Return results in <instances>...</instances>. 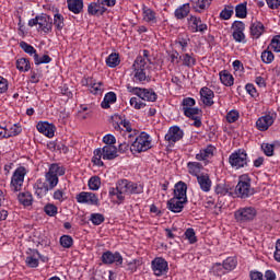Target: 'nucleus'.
Wrapping results in <instances>:
<instances>
[{"label":"nucleus","instance_id":"338daca9","mask_svg":"<svg viewBox=\"0 0 280 280\" xmlns=\"http://www.w3.org/2000/svg\"><path fill=\"white\" fill-rule=\"evenodd\" d=\"M246 92L248 93V95H250L252 97H256L257 95V89H255V85L253 83H247L245 85Z\"/></svg>","mask_w":280,"mask_h":280},{"label":"nucleus","instance_id":"c85d7f7f","mask_svg":"<svg viewBox=\"0 0 280 280\" xmlns=\"http://www.w3.org/2000/svg\"><path fill=\"white\" fill-rule=\"evenodd\" d=\"M18 200L20 205H23L24 207H32V202H34V197H32V194L30 191H23L18 195Z\"/></svg>","mask_w":280,"mask_h":280},{"label":"nucleus","instance_id":"a18cd8bd","mask_svg":"<svg viewBox=\"0 0 280 280\" xmlns=\"http://www.w3.org/2000/svg\"><path fill=\"white\" fill-rule=\"evenodd\" d=\"M44 211L46 215H49V218H56V215H58V207L54 203H47L44 207Z\"/></svg>","mask_w":280,"mask_h":280},{"label":"nucleus","instance_id":"6e6552de","mask_svg":"<svg viewBox=\"0 0 280 280\" xmlns=\"http://www.w3.org/2000/svg\"><path fill=\"white\" fill-rule=\"evenodd\" d=\"M152 148V142L150 141V136L145 132H141L140 136L136 138L132 142L130 150L131 152H148Z\"/></svg>","mask_w":280,"mask_h":280},{"label":"nucleus","instance_id":"49530a36","mask_svg":"<svg viewBox=\"0 0 280 280\" xmlns=\"http://www.w3.org/2000/svg\"><path fill=\"white\" fill-rule=\"evenodd\" d=\"M237 266V260H235V258L233 257H228L222 265V268H224V270H235V267Z\"/></svg>","mask_w":280,"mask_h":280},{"label":"nucleus","instance_id":"c03bdc74","mask_svg":"<svg viewBox=\"0 0 280 280\" xmlns=\"http://www.w3.org/2000/svg\"><path fill=\"white\" fill-rule=\"evenodd\" d=\"M213 0H194L195 10H207Z\"/></svg>","mask_w":280,"mask_h":280},{"label":"nucleus","instance_id":"72a5a7b5","mask_svg":"<svg viewBox=\"0 0 280 280\" xmlns=\"http://www.w3.org/2000/svg\"><path fill=\"white\" fill-rule=\"evenodd\" d=\"M115 102H117V94L115 92H108L105 94L101 106L102 108H110V104H115Z\"/></svg>","mask_w":280,"mask_h":280},{"label":"nucleus","instance_id":"2f4dec72","mask_svg":"<svg viewBox=\"0 0 280 280\" xmlns=\"http://www.w3.org/2000/svg\"><path fill=\"white\" fill-rule=\"evenodd\" d=\"M220 81L222 84H224V86H233L235 79L229 71L223 70L220 72Z\"/></svg>","mask_w":280,"mask_h":280},{"label":"nucleus","instance_id":"412c9836","mask_svg":"<svg viewBox=\"0 0 280 280\" xmlns=\"http://www.w3.org/2000/svg\"><path fill=\"white\" fill-rule=\"evenodd\" d=\"M36 128L38 132H40L42 135H45V137H48V139L54 138V135L56 132V126L47 121L38 122Z\"/></svg>","mask_w":280,"mask_h":280},{"label":"nucleus","instance_id":"423d86ee","mask_svg":"<svg viewBox=\"0 0 280 280\" xmlns=\"http://www.w3.org/2000/svg\"><path fill=\"white\" fill-rule=\"evenodd\" d=\"M25 176H27V168L25 166H19L11 177V191L14 194L21 191L23 189V183H25Z\"/></svg>","mask_w":280,"mask_h":280},{"label":"nucleus","instance_id":"f3484780","mask_svg":"<svg viewBox=\"0 0 280 280\" xmlns=\"http://www.w3.org/2000/svg\"><path fill=\"white\" fill-rule=\"evenodd\" d=\"M185 205H187V201L178 197L171 198L166 203L168 211L173 213H180L185 209Z\"/></svg>","mask_w":280,"mask_h":280},{"label":"nucleus","instance_id":"f03ea898","mask_svg":"<svg viewBox=\"0 0 280 280\" xmlns=\"http://www.w3.org/2000/svg\"><path fill=\"white\" fill-rule=\"evenodd\" d=\"M252 179L247 174H243L238 177V183L235 186L234 194L237 198L246 200L250 196H255V188L250 185Z\"/></svg>","mask_w":280,"mask_h":280},{"label":"nucleus","instance_id":"4468645a","mask_svg":"<svg viewBox=\"0 0 280 280\" xmlns=\"http://www.w3.org/2000/svg\"><path fill=\"white\" fill-rule=\"evenodd\" d=\"M184 137H185V131H183L180 127L172 126L170 127L164 139L165 141H168V143H177V141H180Z\"/></svg>","mask_w":280,"mask_h":280},{"label":"nucleus","instance_id":"aec40b11","mask_svg":"<svg viewBox=\"0 0 280 280\" xmlns=\"http://www.w3.org/2000/svg\"><path fill=\"white\" fill-rule=\"evenodd\" d=\"M200 97L205 106H213L214 104L213 98L215 97V93H213V90L207 86H203L200 89Z\"/></svg>","mask_w":280,"mask_h":280},{"label":"nucleus","instance_id":"69168bd1","mask_svg":"<svg viewBox=\"0 0 280 280\" xmlns=\"http://www.w3.org/2000/svg\"><path fill=\"white\" fill-rule=\"evenodd\" d=\"M26 265L28 266V268H38V259L34 256H27Z\"/></svg>","mask_w":280,"mask_h":280},{"label":"nucleus","instance_id":"bb28decb","mask_svg":"<svg viewBox=\"0 0 280 280\" xmlns=\"http://www.w3.org/2000/svg\"><path fill=\"white\" fill-rule=\"evenodd\" d=\"M117 147L113 144H106L103 147V159L104 161H113L117 159Z\"/></svg>","mask_w":280,"mask_h":280},{"label":"nucleus","instance_id":"0e129e2a","mask_svg":"<svg viewBox=\"0 0 280 280\" xmlns=\"http://www.w3.org/2000/svg\"><path fill=\"white\" fill-rule=\"evenodd\" d=\"M103 143H105L106 145H115V143H117V139L115 138V136L108 133L103 137Z\"/></svg>","mask_w":280,"mask_h":280},{"label":"nucleus","instance_id":"f704fd0d","mask_svg":"<svg viewBox=\"0 0 280 280\" xmlns=\"http://www.w3.org/2000/svg\"><path fill=\"white\" fill-rule=\"evenodd\" d=\"M187 167H188V172H189V174H191V176H196V178H198V176H200V172L202 170V165L200 164V162H188Z\"/></svg>","mask_w":280,"mask_h":280},{"label":"nucleus","instance_id":"20e7f679","mask_svg":"<svg viewBox=\"0 0 280 280\" xmlns=\"http://www.w3.org/2000/svg\"><path fill=\"white\" fill-rule=\"evenodd\" d=\"M58 176H65V167L58 164H51L48 172L45 175V180L48 187L51 189L56 188L58 185Z\"/></svg>","mask_w":280,"mask_h":280},{"label":"nucleus","instance_id":"13d9d810","mask_svg":"<svg viewBox=\"0 0 280 280\" xmlns=\"http://www.w3.org/2000/svg\"><path fill=\"white\" fill-rule=\"evenodd\" d=\"M261 150L264 151V154H266V156H272L275 154V144L262 143Z\"/></svg>","mask_w":280,"mask_h":280},{"label":"nucleus","instance_id":"3c124183","mask_svg":"<svg viewBox=\"0 0 280 280\" xmlns=\"http://www.w3.org/2000/svg\"><path fill=\"white\" fill-rule=\"evenodd\" d=\"M59 242L62 248H71V246H73V237L70 235H62Z\"/></svg>","mask_w":280,"mask_h":280},{"label":"nucleus","instance_id":"a19ab883","mask_svg":"<svg viewBox=\"0 0 280 280\" xmlns=\"http://www.w3.org/2000/svg\"><path fill=\"white\" fill-rule=\"evenodd\" d=\"M231 191V186L224 183L217 184L214 187V192L217 196H226Z\"/></svg>","mask_w":280,"mask_h":280},{"label":"nucleus","instance_id":"ea45409f","mask_svg":"<svg viewBox=\"0 0 280 280\" xmlns=\"http://www.w3.org/2000/svg\"><path fill=\"white\" fill-rule=\"evenodd\" d=\"M119 62V54L113 52L106 58V65L107 67H110L112 69H115V67H118Z\"/></svg>","mask_w":280,"mask_h":280},{"label":"nucleus","instance_id":"a211bd4d","mask_svg":"<svg viewBox=\"0 0 280 280\" xmlns=\"http://www.w3.org/2000/svg\"><path fill=\"white\" fill-rule=\"evenodd\" d=\"M54 27V19L51 16L42 13L39 15V23H38V30L44 32V34H49Z\"/></svg>","mask_w":280,"mask_h":280},{"label":"nucleus","instance_id":"dca6fc26","mask_svg":"<svg viewBox=\"0 0 280 280\" xmlns=\"http://www.w3.org/2000/svg\"><path fill=\"white\" fill-rule=\"evenodd\" d=\"M102 262L105 265L116 264V266H121L124 264V257L118 252L114 253L107 250L102 255Z\"/></svg>","mask_w":280,"mask_h":280},{"label":"nucleus","instance_id":"f257e3e1","mask_svg":"<svg viewBox=\"0 0 280 280\" xmlns=\"http://www.w3.org/2000/svg\"><path fill=\"white\" fill-rule=\"evenodd\" d=\"M135 194H143V186L128 179H119L116 187L109 188V196H116L117 205H121L126 200L124 195L132 196Z\"/></svg>","mask_w":280,"mask_h":280},{"label":"nucleus","instance_id":"a878e982","mask_svg":"<svg viewBox=\"0 0 280 280\" xmlns=\"http://www.w3.org/2000/svg\"><path fill=\"white\" fill-rule=\"evenodd\" d=\"M197 183L201 189V191L209 192L211 191V178L209 177V174H200V176H197Z\"/></svg>","mask_w":280,"mask_h":280},{"label":"nucleus","instance_id":"864d4df0","mask_svg":"<svg viewBox=\"0 0 280 280\" xmlns=\"http://www.w3.org/2000/svg\"><path fill=\"white\" fill-rule=\"evenodd\" d=\"M90 220L92 224H94L95 226H100V224L104 222L105 218L102 213H92Z\"/></svg>","mask_w":280,"mask_h":280},{"label":"nucleus","instance_id":"0eeeda50","mask_svg":"<svg viewBox=\"0 0 280 280\" xmlns=\"http://www.w3.org/2000/svg\"><path fill=\"white\" fill-rule=\"evenodd\" d=\"M127 91L128 93L137 95V97H140V100H143L144 102H156L159 97L152 89L135 88L128 84Z\"/></svg>","mask_w":280,"mask_h":280},{"label":"nucleus","instance_id":"c756f323","mask_svg":"<svg viewBox=\"0 0 280 280\" xmlns=\"http://www.w3.org/2000/svg\"><path fill=\"white\" fill-rule=\"evenodd\" d=\"M214 150L215 148H213V145H208L206 149L200 150V152L196 154L197 161H207V159H211Z\"/></svg>","mask_w":280,"mask_h":280},{"label":"nucleus","instance_id":"bf43d9fd","mask_svg":"<svg viewBox=\"0 0 280 280\" xmlns=\"http://www.w3.org/2000/svg\"><path fill=\"white\" fill-rule=\"evenodd\" d=\"M229 124H235L240 119V112L233 109L226 114Z\"/></svg>","mask_w":280,"mask_h":280},{"label":"nucleus","instance_id":"680f3d73","mask_svg":"<svg viewBox=\"0 0 280 280\" xmlns=\"http://www.w3.org/2000/svg\"><path fill=\"white\" fill-rule=\"evenodd\" d=\"M270 47L277 54L280 52V35H277L271 39Z\"/></svg>","mask_w":280,"mask_h":280},{"label":"nucleus","instance_id":"09e8293b","mask_svg":"<svg viewBox=\"0 0 280 280\" xmlns=\"http://www.w3.org/2000/svg\"><path fill=\"white\" fill-rule=\"evenodd\" d=\"M54 25L56 30H58V32H61L62 27H65V18L62 16V14L60 13L55 14Z\"/></svg>","mask_w":280,"mask_h":280},{"label":"nucleus","instance_id":"8fccbe9b","mask_svg":"<svg viewBox=\"0 0 280 280\" xmlns=\"http://www.w3.org/2000/svg\"><path fill=\"white\" fill-rule=\"evenodd\" d=\"M233 16V5H225L224 9L220 13V18L223 21H229Z\"/></svg>","mask_w":280,"mask_h":280},{"label":"nucleus","instance_id":"7ed1b4c3","mask_svg":"<svg viewBox=\"0 0 280 280\" xmlns=\"http://www.w3.org/2000/svg\"><path fill=\"white\" fill-rule=\"evenodd\" d=\"M132 69L136 82H145L148 80V69H150V66L145 58L138 56L133 61Z\"/></svg>","mask_w":280,"mask_h":280},{"label":"nucleus","instance_id":"f8f14e48","mask_svg":"<svg viewBox=\"0 0 280 280\" xmlns=\"http://www.w3.org/2000/svg\"><path fill=\"white\" fill-rule=\"evenodd\" d=\"M77 202L80 205H92L94 207H100V198L94 192L82 191L77 195Z\"/></svg>","mask_w":280,"mask_h":280},{"label":"nucleus","instance_id":"39448f33","mask_svg":"<svg viewBox=\"0 0 280 280\" xmlns=\"http://www.w3.org/2000/svg\"><path fill=\"white\" fill-rule=\"evenodd\" d=\"M255 218H257V209H255V207H243L234 212V220H236L238 224H248V222H253Z\"/></svg>","mask_w":280,"mask_h":280},{"label":"nucleus","instance_id":"79ce46f5","mask_svg":"<svg viewBox=\"0 0 280 280\" xmlns=\"http://www.w3.org/2000/svg\"><path fill=\"white\" fill-rule=\"evenodd\" d=\"M88 185L92 191H97V189H100V187L102 186V179L100 178V176H92L89 179Z\"/></svg>","mask_w":280,"mask_h":280},{"label":"nucleus","instance_id":"9b49d317","mask_svg":"<svg viewBox=\"0 0 280 280\" xmlns=\"http://www.w3.org/2000/svg\"><path fill=\"white\" fill-rule=\"evenodd\" d=\"M151 268L155 277H163V275H166L168 272L170 265L167 264V260H165V258L155 257L151 261Z\"/></svg>","mask_w":280,"mask_h":280},{"label":"nucleus","instance_id":"473e14b6","mask_svg":"<svg viewBox=\"0 0 280 280\" xmlns=\"http://www.w3.org/2000/svg\"><path fill=\"white\" fill-rule=\"evenodd\" d=\"M179 60H182L184 67H188V69H191V67H196V57H194V54H184L179 56Z\"/></svg>","mask_w":280,"mask_h":280},{"label":"nucleus","instance_id":"774afa93","mask_svg":"<svg viewBox=\"0 0 280 280\" xmlns=\"http://www.w3.org/2000/svg\"><path fill=\"white\" fill-rule=\"evenodd\" d=\"M8 91V80L3 77H0V94Z\"/></svg>","mask_w":280,"mask_h":280},{"label":"nucleus","instance_id":"b1692460","mask_svg":"<svg viewBox=\"0 0 280 280\" xmlns=\"http://www.w3.org/2000/svg\"><path fill=\"white\" fill-rule=\"evenodd\" d=\"M273 124H275V118H272V116H270V115L261 116L256 121V126H257L258 130H260L261 132L268 130L270 128V126H272Z\"/></svg>","mask_w":280,"mask_h":280},{"label":"nucleus","instance_id":"6ab92c4d","mask_svg":"<svg viewBox=\"0 0 280 280\" xmlns=\"http://www.w3.org/2000/svg\"><path fill=\"white\" fill-rule=\"evenodd\" d=\"M107 10L108 9L106 7H103L102 3H100V0H97L96 2H91L88 5V13L91 16H104Z\"/></svg>","mask_w":280,"mask_h":280},{"label":"nucleus","instance_id":"393cba45","mask_svg":"<svg viewBox=\"0 0 280 280\" xmlns=\"http://www.w3.org/2000/svg\"><path fill=\"white\" fill-rule=\"evenodd\" d=\"M174 198H179L187 202V184L185 182L175 184Z\"/></svg>","mask_w":280,"mask_h":280},{"label":"nucleus","instance_id":"de8ad7c7","mask_svg":"<svg viewBox=\"0 0 280 280\" xmlns=\"http://www.w3.org/2000/svg\"><path fill=\"white\" fill-rule=\"evenodd\" d=\"M35 65H49L51 62V57L49 55H43L42 57L38 54L34 55Z\"/></svg>","mask_w":280,"mask_h":280},{"label":"nucleus","instance_id":"e2e57ef3","mask_svg":"<svg viewBox=\"0 0 280 280\" xmlns=\"http://www.w3.org/2000/svg\"><path fill=\"white\" fill-rule=\"evenodd\" d=\"M185 235L190 244H196L197 240H196V232L194 231V229L191 228L187 229L185 232Z\"/></svg>","mask_w":280,"mask_h":280},{"label":"nucleus","instance_id":"6e6d98bb","mask_svg":"<svg viewBox=\"0 0 280 280\" xmlns=\"http://www.w3.org/2000/svg\"><path fill=\"white\" fill-rule=\"evenodd\" d=\"M20 47L21 49H23V51H25V54H28L30 56H36V50L34 49V46L27 44V42H21L20 43Z\"/></svg>","mask_w":280,"mask_h":280},{"label":"nucleus","instance_id":"ddd939ff","mask_svg":"<svg viewBox=\"0 0 280 280\" xmlns=\"http://www.w3.org/2000/svg\"><path fill=\"white\" fill-rule=\"evenodd\" d=\"M232 36L236 43H245L246 35L244 34V30H246V25L242 21H235L232 24Z\"/></svg>","mask_w":280,"mask_h":280},{"label":"nucleus","instance_id":"7c9ffc66","mask_svg":"<svg viewBox=\"0 0 280 280\" xmlns=\"http://www.w3.org/2000/svg\"><path fill=\"white\" fill-rule=\"evenodd\" d=\"M264 34V24L261 22H254L250 25V35L253 38H259Z\"/></svg>","mask_w":280,"mask_h":280},{"label":"nucleus","instance_id":"052dcab7","mask_svg":"<svg viewBox=\"0 0 280 280\" xmlns=\"http://www.w3.org/2000/svg\"><path fill=\"white\" fill-rule=\"evenodd\" d=\"M22 131L23 129L21 126L14 124L10 129H8V137L9 139L10 137H16L18 135H21Z\"/></svg>","mask_w":280,"mask_h":280},{"label":"nucleus","instance_id":"4c0bfd02","mask_svg":"<svg viewBox=\"0 0 280 280\" xmlns=\"http://www.w3.org/2000/svg\"><path fill=\"white\" fill-rule=\"evenodd\" d=\"M16 69L20 71H23L24 73L30 71L32 69V66L30 63V59L27 58H20L16 60Z\"/></svg>","mask_w":280,"mask_h":280},{"label":"nucleus","instance_id":"37998d69","mask_svg":"<svg viewBox=\"0 0 280 280\" xmlns=\"http://www.w3.org/2000/svg\"><path fill=\"white\" fill-rule=\"evenodd\" d=\"M143 19L147 23H156V13L152 9H144Z\"/></svg>","mask_w":280,"mask_h":280},{"label":"nucleus","instance_id":"5701e85b","mask_svg":"<svg viewBox=\"0 0 280 280\" xmlns=\"http://www.w3.org/2000/svg\"><path fill=\"white\" fill-rule=\"evenodd\" d=\"M34 189L37 198H45V196H47V192L51 191L45 179H37L34 185Z\"/></svg>","mask_w":280,"mask_h":280},{"label":"nucleus","instance_id":"9d476101","mask_svg":"<svg viewBox=\"0 0 280 280\" xmlns=\"http://www.w3.org/2000/svg\"><path fill=\"white\" fill-rule=\"evenodd\" d=\"M229 163L232 167H235V170L246 167V165H248V154L244 150H238L230 155Z\"/></svg>","mask_w":280,"mask_h":280},{"label":"nucleus","instance_id":"5fc2aeb1","mask_svg":"<svg viewBox=\"0 0 280 280\" xmlns=\"http://www.w3.org/2000/svg\"><path fill=\"white\" fill-rule=\"evenodd\" d=\"M261 60L265 62V65H270L272 60H275V54L270 50H265L261 52Z\"/></svg>","mask_w":280,"mask_h":280},{"label":"nucleus","instance_id":"58836bf2","mask_svg":"<svg viewBox=\"0 0 280 280\" xmlns=\"http://www.w3.org/2000/svg\"><path fill=\"white\" fill-rule=\"evenodd\" d=\"M102 159H104V148L95 149L94 156L92 158V163H94V165H98L100 167H102L104 166V162H102Z\"/></svg>","mask_w":280,"mask_h":280},{"label":"nucleus","instance_id":"4be33fe9","mask_svg":"<svg viewBox=\"0 0 280 280\" xmlns=\"http://www.w3.org/2000/svg\"><path fill=\"white\" fill-rule=\"evenodd\" d=\"M112 121L115 130H120L121 126H124L127 132L132 131V125L129 122V120L122 119L119 115L112 116Z\"/></svg>","mask_w":280,"mask_h":280},{"label":"nucleus","instance_id":"1a4fd4ad","mask_svg":"<svg viewBox=\"0 0 280 280\" xmlns=\"http://www.w3.org/2000/svg\"><path fill=\"white\" fill-rule=\"evenodd\" d=\"M196 106V100L191 97H185L182 102V110L185 115V117H188L189 119H194L202 113V110Z\"/></svg>","mask_w":280,"mask_h":280},{"label":"nucleus","instance_id":"603ef678","mask_svg":"<svg viewBox=\"0 0 280 280\" xmlns=\"http://www.w3.org/2000/svg\"><path fill=\"white\" fill-rule=\"evenodd\" d=\"M88 85L90 86L91 93L94 95H97L98 93H102V82L95 83L93 80L88 81Z\"/></svg>","mask_w":280,"mask_h":280},{"label":"nucleus","instance_id":"4d7b16f0","mask_svg":"<svg viewBox=\"0 0 280 280\" xmlns=\"http://www.w3.org/2000/svg\"><path fill=\"white\" fill-rule=\"evenodd\" d=\"M175 43L176 45L180 46L182 51H187V47H189V38L178 36Z\"/></svg>","mask_w":280,"mask_h":280},{"label":"nucleus","instance_id":"cd10ccee","mask_svg":"<svg viewBox=\"0 0 280 280\" xmlns=\"http://www.w3.org/2000/svg\"><path fill=\"white\" fill-rule=\"evenodd\" d=\"M68 9L70 12H73V14H80L82 10H84V0H68Z\"/></svg>","mask_w":280,"mask_h":280},{"label":"nucleus","instance_id":"e433bc0d","mask_svg":"<svg viewBox=\"0 0 280 280\" xmlns=\"http://www.w3.org/2000/svg\"><path fill=\"white\" fill-rule=\"evenodd\" d=\"M189 3H185L175 10V18H177L178 20H183L189 15Z\"/></svg>","mask_w":280,"mask_h":280},{"label":"nucleus","instance_id":"c9c22d12","mask_svg":"<svg viewBox=\"0 0 280 280\" xmlns=\"http://www.w3.org/2000/svg\"><path fill=\"white\" fill-rule=\"evenodd\" d=\"M246 5H248V3L243 2L235 7V16L237 19H246V16H248V9L246 8Z\"/></svg>","mask_w":280,"mask_h":280},{"label":"nucleus","instance_id":"2eb2a0df","mask_svg":"<svg viewBox=\"0 0 280 280\" xmlns=\"http://www.w3.org/2000/svg\"><path fill=\"white\" fill-rule=\"evenodd\" d=\"M188 25L194 34H196V32L205 34L208 30L207 24L202 23V19L194 15H190L188 18Z\"/></svg>","mask_w":280,"mask_h":280}]
</instances>
